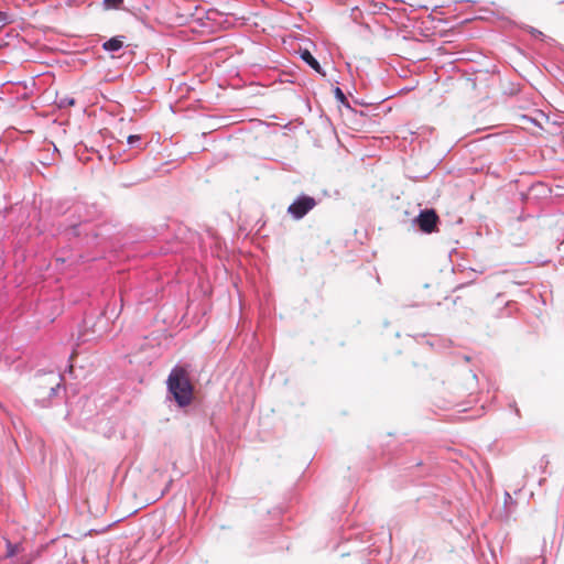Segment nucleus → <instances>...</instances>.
I'll use <instances>...</instances> for the list:
<instances>
[{
  "label": "nucleus",
  "instance_id": "obj_11",
  "mask_svg": "<svg viewBox=\"0 0 564 564\" xmlns=\"http://www.w3.org/2000/svg\"><path fill=\"white\" fill-rule=\"evenodd\" d=\"M340 95L343 96L340 89H337V96H340Z\"/></svg>",
  "mask_w": 564,
  "mask_h": 564
},
{
  "label": "nucleus",
  "instance_id": "obj_3",
  "mask_svg": "<svg viewBox=\"0 0 564 564\" xmlns=\"http://www.w3.org/2000/svg\"><path fill=\"white\" fill-rule=\"evenodd\" d=\"M438 221L440 218L434 209L422 210L415 219L419 228L426 234L436 231Z\"/></svg>",
  "mask_w": 564,
  "mask_h": 564
},
{
  "label": "nucleus",
  "instance_id": "obj_10",
  "mask_svg": "<svg viewBox=\"0 0 564 564\" xmlns=\"http://www.w3.org/2000/svg\"><path fill=\"white\" fill-rule=\"evenodd\" d=\"M32 562L31 557L22 558L18 564H30Z\"/></svg>",
  "mask_w": 564,
  "mask_h": 564
},
{
  "label": "nucleus",
  "instance_id": "obj_8",
  "mask_svg": "<svg viewBox=\"0 0 564 564\" xmlns=\"http://www.w3.org/2000/svg\"><path fill=\"white\" fill-rule=\"evenodd\" d=\"M52 386L50 387L52 393L55 392L56 388L59 387V380H57L55 377H53V380L51 381Z\"/></svg>",
  "mask_w": 564,
  "mask_h": 564
},
{
  "label": "nucleus",
  "instance_id": "obj_7",
  "mask_svg": "<svg viewBox=\"0 0 564 564\" xmlns=\"http://www.w3.org/2000/svg\"><path fill=\"white\" fill-rule=\"evenodd\" d=\"M122 3H123V0H104V7L107 10L120 9Z\"/></svg>",
  "mask_w": 564,
  "mask_h": 564
},
{
  "label": "nucleus",
  "instance_id": "obj_4",
  "mask_svg": "<svg viewBox=\"0 0 564 564\" xmlns=\"http://www.w3.org/2000/svg\"><path fill=\"white\" fill-rule=\"evenodd\" d=\"M301 57L302 59L308 64L315 72H317L318 74H322L323 76H325V73L322 72V68H321V65L319 63L317 62V59L310 53V51L307 50H304L302 53H301Z\"/></svg>",
  "mask_w": 564,
  "mask_h": 564
},
{
  "label": "nucleus",
  "instance_id": "obj_9",
  "mask_svg": "<svg viewBox=\"0 0 564 564\" xmlns=\"http://www.w3.org/2000/svg\"><path fill=\"white\" fill-rule=\"evenodd\" d=\"M139 140H140V135H138V134H131V135L128 137V143L129 144H132V143L139 141Z\"/></svg>",
  "mask_w": 564,
  "mask_h": 564
},
{
  "label": "nucleus",
  "instance_id": "obj_12",
  "mask_svg": "<svg viewBox=\"0 0 564 564\" xmlns=\"http://www.w3.org/2000/svg\"><path fill=\"white\" fill-rule=\"evenodd\" d=\"M340 95L343 96L340 89H337V96H340Z\"/></svg>",
  "mask_w": 564,
  "mask_h": 564
},
{
  "label": "nucleus",
  "instance_id": "obj_2",
  "mask_svg": "<svg viewBox=\"0 0 564 564\" xmlns=\"http://www.w3.org/2000/svg\"><path fill=\"white\" fill-rule=\"evenodd\" d=\"M317 205L314 197L302 195L297 197L288 208V213L294 219L303 218L308 212H311Z\"/></svg>",
  "mask_w": 564,
  "mask_h": 564
},
{
  "label": "nucleus",
  "instance_id": "obj_1",
  "mask_svg": "<svg viewBox=\"0 0 564 564\" xmlns=\"http://www.w3.org/2000/svg\"><path fill=\"white\" fill-rule=\"evenodd\" d=\"M167 388L180 406L191 404L194 387L191 382L189 373L184 367L177 366L172 369L167 378Z\"/></svg>",
  "mask_w": 564,
  "mask_h": 564
},
{
  "label": "nucleus",
  "instance_id": "obj_5",
  "mask_svg": "<svg viewBox=\"0 0 564 564\" xmlns=\"http://www.w3.org/2000/svg\"><path fill=\"white\" fill-rule=\"evenodd\" d=\"M123 46L122 36H115L102 44V48L109 52L119 51Z\"/></svg>",
  "mask_w": 564,
  "mask_h": 564
},
{
  "label": "nucleus",
  "instance_id": "obj_6",
  "mask_svg": "<svg viewBox=\"0 0 564 564\" xmlns=\"http://www.w3.org/2000/svg\"><path fill=\"white\" fill-rule=\"evenodd\" d=\"M6 544H7V552L4 555L6 558L13 557L22 551L21 544H12L11 541H9V540H7Z\"/></svg>",
  "mask_w": 564,
  "mask_h": 564
}]
</instances>
